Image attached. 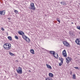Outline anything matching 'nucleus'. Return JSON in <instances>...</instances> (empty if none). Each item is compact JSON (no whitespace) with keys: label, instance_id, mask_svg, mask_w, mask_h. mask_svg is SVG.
Masks as SVG:
<instances>
[{"label":"nucleus","instance_id":"34","mask_svg":"<svg viewBox=\"0 0 80 80\" xmlns=\"http://www.w3.org/2000/svg\"><path fill=\"white\" fill-rule=\"evenodd\" d=\"M24 56H22V57H24Z\"/></svg>","mask_w":80,"mask_h":80},{"label":"nucleus","instance_id":"3","mask_svg":"<svg viewBox=\"0 0 80 80\" xmlns=\"http://www.w3.org/2000/svg\"><path fill=\"white\" fill-rule=\"evenodd\" d=\"M30 5L31 7L30 8V9H32L33 10H35L36 9V8H35V6L34 5V3H31Z\"/></svg>","mask_w":80,"mask_h":80},{"label":"nucleus","instance_id":"25","mask_svg":"<svg viewBox=\"0 0 80 80\" xmlns=\"http://www.w3.org/2000/svg\"><path fill=\"white\" fill-rule=\"evenodd\" d=\"M15 38H16V39H17V40L18 39V36H15Z\"/></svg>","mask_w":80,"mask_h":80},{"label":"nucleus","instance_id":"26","mask_svg":"<svg viewBox=\"0 0 80 80\" xmlns=\"http://www.w3.org/2000/svg\"><path fill=\"white\" fill-rule=\"evenodd\" d=\"M70 35H71V36H73V33L71 32L70 33Z\"/></svg>","mask_w":80,"mask_h":80},{"label":"nucleus","instance_id":"11","mask_svg":"<svg viewBox=\"0 0 80 80\" xmlns=\"http://www.w3.org/2000/svg\"><path fill=\"white\" fill-rule=\"evenodd\" d=\"M5 11H1V15H5Z\"/></svg>","mask_w":80,"mask_h":80},{"label":"nucleus","instance_id":"12","mask_svg":"<svg viewBox=\"0 0 80 80\" xmlns=\"http://www.w3.org/2000/svg\"><path fill=\"white\" fill-rule=\"evenodd\" d=\"M46 66L48 68H49V69H52V67L50 65H48L47 64H46Z\"/></svg>","mask_w":80,"mask_h":80},{"label":"nucleus","instance_id":"6","mask_svg":"<svg viewBox=\"0 0 80 80\" xmlns=\"http://www.w3.org/2000/svg\"><path fill=\"white\" fill-rule=\"evenodd\" d=\"M75 42L78 45H80V39H78L77 40H75Z\"/></svg>","mask_w":80,"mask_h":80},{"label":"nucleus","instance_id":"13","mask_svg":"<svg viewBox=\"0 0 80 80\" xmlns=\"http://www.w3.org/2000/svg\"><path fill=\"white\" fill-rule=\"evenodd\" d=\"M30 52L31 53H32V54H35V52L34 51V50L33 49H31L30 50Z\"/></svg>","mask_w":80,"mask_h":80},{"label":"nucleus","instance_id":"10","mask_svg":"<svg viewBox=\"0 0 80 80\" xmlns=\"http://www.w3.org/2000/svg\"><path fill=\"white\" fill-rule=\"evenodd\" d=\"M50 52L51 54H52L53 55V57H55V52L54 51H50Z\"/></svg>","mask_w":80,"mask_h":80},{"label":"nucleus","instance_id":"18","mask_svg":"<svg viewBox=\"0 0 80 80\" xmlns=\"http://www.w3.org/2000/svg\"><path fill=\"white\" fill-rule=\"evenodd\" d=\"M59 60H60L61 61V63H63V58H59Z\"/></svg>","mask_w":80,"mask_h":80},{"label":"nucleus","instance_id":"23","mask_svg":"<svg viewBox=\"0 0 80 80\" xmlns=\"http://www.w3.org/2000/svg\"><path fill=\"white\" fill-rule=\"evenodd\" d=\"M57 21H58V22H59V23H60V19H59V18H57Z\"/></svg>","mask_w":80,"mask_h":80},{"label":"nucleus","instance_id":"19","mask_svg":"<svg viewBox=\"0 0 80 80\" xmlns=\"http://www.w3.org/2000/svg\"><path fill=\"white\" fill-rule=\"evenodd\" d=\"M14 12L16 14H18V11L14 9Z\"/></svg>","mask_w":80,"mask_h":80},{"label":"nucleus","instance_id":"20","mask_svg":"<svg viewBox=\"0 0 80 80\" xmlns=\"http://www.w3.org/2000/svg\"><path fill=\"white\" fill-rule=\"evenodd\" d=\"M66 60H69V61H70L71 60V59L69 57H68L67 58H66Z\"/></svg>","mask_w":80,"mask_h":80},{"label":"nucleus","instance_id":"15","mask_svg":"<svg viewBox=\"0 0 80 80\" xmlns=\"http://www.w3.org/2000/svg\"><path fill=\"white\" fill-rule=\"evenodd\" d=\"M49 76L50 77H53V74L52 73H49Z\"/></svg>","mask_w":80,"mask_h":80},{"label":"nucleus","instance_id":"27","mask_svg":"<svg viewBox=\"0 0 80 80\" xmlns=\"http://www.w3.org/2000/svg\"><path fill=\"white\" fill-rule=\"evenodd\" d=\"M59 66H61V65H62V63H59Z\"/></svg>","mask_w":80,"mask_h":80},{"label":"nucleus","instance_id":"33","mask_svg":"<svg viewBox=\"0 0 80 80\" xmlns=\"http://www.w3.org/2000/svg\"><path fill=\"white\" fill-rule=\"evenodd\" d=\"M72 24H73V22H72Z\"/></svg>","mask_w":80,"mask_h":80},{"label":"nucleus","instance_id":"1","mask_svg":"<svg viewBox=\"0 0 80 80\" xmlns=\"http://www.w3.org/2000/svg\"><path fill=\"white\" fill-rule=\"evenodd\" d=\"M3 47L6 50H10L11 48V44L9 43H5Z\"/></svg>","mask_w":80,"mask_h":80},{"label":"nucleus","instance_id":"22","mask_svg":"<svg viewBox=\"0 0 80 80\" xmlns=\"http://www.w3.org/2000/svg\"><path fill=\"white\" fill-rule=\"evenodd\" d=\"M72 78L73 79H75V74H73L72 75Z\"/></svg>","mask_w":80,"mask_h":80},{"label":"nucleus","instance_id":"30","mask_svg":"<svg viewBox=\"0 0 80 80\" xmlns=\"http://www.w3.org/2000/svg\"><path fill=\"white\" fill-rule=\"evenodd\" d=\"M1 30H4V29H3V28H2V29H1Z\"/></svg>","mask_w":80,"mask_h":80},{"label":"nucleus","instance_id":"29","mask_svg":"<svg viewBox=\"0 0 80 80\" xmlns=\"http://www.w3.org/2000/svg\"><path fill=\"white\" fill-rule=\"evenodd\" d=\"M75 68H76V69H78V68L77 67H75Z\"/></svg>","mask_w":80,"mask_h":80},{"label":"nucleus","instance_id":"5","mask_svg":"<svg viewBox=\"0 0 80 80\" xmlns=\"http://www.w3.org/2000/svg\"><path fill=\"white\" fill-rule=\"evenodd\" d=\"M62 55L64 57H67V52L65 50H64L62 52Z\"/></svg>","mask_w":80,"mask_h":80},{"label":"nucleus","instance_id":"31","mask_svg":"<svg viewBox=\"0 0 80 80\" xmlns=\"http://www.w3.org/2000/svg\"><path fill=\"white\" fill-rule=\"evenodd\" d=\"M8 20H11L10 18H8Z\"/></svg>","mask_w":80,"mask_h":80},{"label":"nucleus","instance_id":"4","mask_svg":"<svg viewBox=\"0 0 80 80\" xmlns=\"http://www.w3.org/2000/svg\"><path fill=\"white\" fill-rule=\"evenodd\" d=\"M63 43L64 44V45L66 46V47H69L70 46L69 43L66 41H63Z\"/></svg>","mask_w":80,"mask_h":80},{"label":"nucleus","instance_id":"28","mask_svg":"<svg viewBox=\"0 0 80 80\" xmlns=\"http://www.w3.org/2000/svg\"><path fill=\"white\" fill-rule=\"evenodd\" d=\"M70 74H71V75H72V72L70 71Z\"/></svg>","mask_w":80,"mask_h":80},{"label":"nucleus","instance_id":"9","mask_svg":"<svg viewBox=\"0 0 80 80\" xmlns=\"http://www.w3.org/2000/svg\"><path fill=\"white\" fill-rule=\"evenodd\" d=\"M22 37L23 38V39H25L27 38V36H26V35H25V33H24L23 35L22 36Z\"/></svg>","mask_w":80,"mask_h":80},{"label":"nucleus","instance_id":"2","mask_svg":"<svg viewBox=\"0 0 80 80\" xmlns=\"http://www.w3.org/2000/svg\"><path fill=\"white\" fill-rule=\"evenodd\" d=\"M16 71L19 74H22V69L20 67H19L18 69H16Z\"/></svg>","mask_w":80,"mask_h":80},{"label":"nucleus","instance_id":"21","mask_svg":"<svg viewBox=\"0 0 80 80\" xmlns=\"http://www.w3.org/2000/svg\"><path fill=\"white\" fill-rule=\"evenodd\" d=\"M9 54L10 55H11L12 56L13 55H14V54H13L11 52H9Z\"/></svg>","mask_w":80,"mask_h":80},{"label":"nucleus","instance_id":"17","mask_svg":"<svg viewBox=\"0 0 80 80\" xmlns=\"http://www.w3.org/2000/svg\"><path fill=\"white\" fill-rule=\"evenodd\" d=\"M61 3L62 5H66V3L65 2H61Z\"/></svg>","mask_w":80,"mask_h":80},{"label":"nucleus","instance_id":"8","mask_svg":"<svg viewBox=\"0 0 80 80\" xmlns=\"http://www.w3.org/2000/svg\"><path fill=\"white\" fill-rule=\"evenodd\" d=\"M18 33H19V34H20V35L22 36L24 33L22 31H18Z\"/></svg>","mask_w":80,"mask_h":80},{"label":"nucleus","instance_id":"7","mask_svg":"<svg viewBox=\"0 0 80 80\" xmlns=\"http://www.w3.org/2000/svg\"><path fill=\"white\" fill-rule=\"evenodd\" d=\"M25 40L26 42H27L28 43H29L30 42V39L29 38H28V37H27V38H25Z\"/></svg>","mask_w":80,"mask_h":80},{"label":"nucleus","instance_id":"24","mask_svg":"<svg viewBox=\"0 0 80 80\" xmlns=\"http://www.w3.org/2000/svg\"><path fill=\"white\" fill-rule=\"evenodd\" d=\"M70 61L69 60H67L66 59V62H67V63H70Z\"/></svg>","mask_w":80,"mask_h":80},{"label":"nucleus","instance_id":"14","mask_svg":"<svg viewBox=\"0 0 80 80\" xmlns=\"http://www.w3.org/2000/svg\"><path fill=\"white\" fill-rule=\"evenodd\" d=\"M54 56H55V57H55V58H58V54L57 53H55L54 54Z\"/></svg>","mask_w":80,"mask_h":80},{"label":"nucleus","instance_id":"16","mask_svg":"<svg viewBox=\"0 0 80 80\" xmlns=\"http://www.w3.org/2000/svg\"><path fill=\"white\" fill-rule=\"evenodd\" d=\"M8 40H12V37H11V36H8Z\"/></svg>","mask_w":80,"mask_h":80},{"label":"nucleus","instance_id":"32","mask_svg":"<svg viewBox=\"0 0 80 80\" xmlns=\"http://www.w3.org/2000/svg\"><path fill=\"white\" fill-rule=\"evenodd\" d=\"M0 14H1V11H0Z\"/></svg>","mask_w":80,"mask_h":80}]
</instances>
